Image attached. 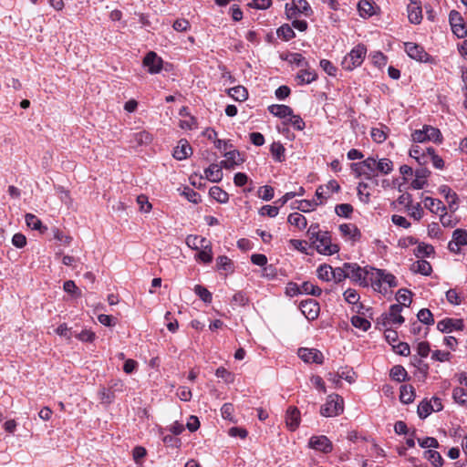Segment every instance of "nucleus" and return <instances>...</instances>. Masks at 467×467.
<instances>
[{
	"mask_svg": "<svg viewBox=\"0 0 467 467\" xmlns=\"http://www.w3.org/2000/svg\"><path fill=\"white\" fill-rule=\"evenodd\" d=\"M350 169L357 177L364 176L369 180L390 173L393 170V162L388 158L377 160L374 157H368L362 161L351 163Z\"/></svg>",
	"mask_w": 467,
	"mask_h": 467,
	"instance_id": "nucleus-1",
	"label": "nucleus"
},
{
	"mask_svg": "<svg viewBox=\"0 0 467 467\" xmlns=\"http://www.w3.org/2000/svg\"><path fill=\"white\" fill-rule=\"evenodd\" d=\"M368 270L370 271L369 282L375 291L386 295L388 293V289L384 285L389 288L398 286V281L394 275L386 272V270L375 267H370Z\"/></svg>",
	"mask_w": 467,
	"mask_h": 467,
	"instance_id": "nucleus-2",
	"label": "nucleus"
},
{
	"mask_svg": "<svg viewBox=\"0 0 467 467\" xmlns=\"http://www.w3.org/2000/svg\"><path fill=\"white\" fill-rule=\"evenodd\" d=\"M370 267L369 265L361 267L358 264L345 263L348 278L364 287L370 284V271L368 270Z\"/></svg>",
	"mask_w": 467,
	"mask_h": 467,
	"instance_id": "nucleus-3",
	"label": "nucleus"
},
{
	"mask_svg": "<svg viewBox=\"0 0 467 467\" xmlns=\"http://www.w3.org/2000/svg\"><path fill=\"white\" fill-rule=\"evenodd\" d=\"M367 54V48L364 45L359 44L352 48V50L343 58L341 66L345 70L352 71L359 67Z\"/></svg>",
	"mask_w": 467,
	"mask_h": 467,
	"instance_id": "nucleus-4",
	"label": "nucleus"
},
{
	"mask_svg": "<svg viewBox=\"0 0 467 467\" xmlns=\"http://www.w3.org/2000/svg\"><path fill=\"white\" fill-rule=\"evenodd\" d=\"M311 244L319 254L331 255L339 251V246L332 244L331 235L328 232H323L317 238L311 242Z\"/></svg>",
	"mask_w": 467,
	"mask_h": 467,
	"instance_id": "nucleus-5",
	"label": "nucleus"
},
{
	"mask_svg": "<svg viewBox=\"0 0 467 467\" xmlns=\"http://www.w3.org/2000/svg\"><path fill=\"white\" fill-rule=\"evenodd\" d=\"M411 138L415 142H441V133L440 130L429 125H424L421 130H414L411 134Z\"/></svg>",
	"mask_w": 467,
	"mask_h": 467,
	"instance_id": "nucleus-6",
	"label": "nucleus"
},
{
	"mask_svg": "<svg viewBox=\"0 0 467 467\" xmlns=\"http://www.w3.org/2000/svg\"><path fill=\"white\" fill-rule=\"evenodd\" d=\"M343 410V399L337 394H333L327 397L320 409V413L324 417H335L342 413Z\"/></svg>",
	"mask_w": 467,
	"mask_h": 467,
	"instance_id": "nucleus-7",
	"label": "nucleus"
},
{
	"mask_svg": "<svg viewBox=\"0 0 467 467\" xmlns=\"http://www.w3.org/2000/svg\"><path fill=\"white\" fill-rule=\"evenodd\" d=\"M402 311V306L399 304H393L389 306L388 314H383L378 319L377 324L387 327L388 325H401L404 322V317L400 315Z\"/></svg>",
	"mask_w": 467,
	"mask_h": 467,
	"instance_id": "nucleus-8",
	"label": "nucleus"
},
{
	"mask_svg": "<svg viewBox=\"0 0 467 467\" xmlns=\"http://www.w3.org/2000/svg\"><path fill=\"white\" fill-rule=\"evenodd\" d=\"M404 49L407 55L416 61L428 63L432 60L431 57L425 51L424 47L416 43H404Z\"/></svg>",
	"mask_w": 467,
	"mask_h": 467,
	"instance_id": "nucleus-9",
	"label": "nucleus"
},
{
	"mask_svg": "<svg viewBox=\"0 0 467 467\" xmlns=\"http://www.w3.org/2000/svg\"><path fill=\"white\" fill-rule=\"evenodd\" d=\"M338 229L342 237L352 244L359 242L361 239V232L354 223H342Z\"/></svg>",
	"mask_w": 467,
	"mask_h": 467,
	"instance_id": "nucleus-10",
	"label": "nucleus"
},
{
	"mask_svg": "<svg viewBox=\"0 0 467 467\" xmlns=\"http://www.w3.org/2000/svg\"><path fill=\"white\" fill-rule=\"evenodd\" d=\"M298 357L306 363L323 364L324 356L321 351L317 348H300L298 349Z\"/></svg>",
	"mask_w": 467,
	"mask_h": 467,
	"instance_id": "nucleus-11",
	"label": "nucleus"
},
{
	"mask_svg": "<svg viewBox=\"0 0 467 467\" xmlns=\"http://www.w3.org/2000/svg\"><path fill=\"white\" fill-rule=\"evenodd\" d=\"M467 244V231L456 229L452 233V238L449 242L448 248L451 252L459 253L462 246Z\"/></svg>",
	"mask_w": 467,
	"mask_h": 467,
	"instance_id": "nucleus-12",
	"label": "nucleus"
},
{
	"mask_svg": "<svg viewBox=\"0 0 467 467\" xmlns=\"http://www.w3.org/2000/svg\"><path fill=\"white\" fill-rule=\"evenodd\" d=\"M299 308L302 314L308 319L314 320L319 314V304L314 299H307L301 301Z\"/></svg>",
	"mask_w": 467,
	"mask_h": 467,
	"instance_id": "nucleus-13",
	"label": "nucleus"
},
{
	"mask_svg": "<svg viewBox=\"0 0 467 467\" xmlns=\"http://www.w3.org/2000/svg\"><path fill=\"white\" fill-rule=\"evenodd\" d=\"M308 445L310 448L324 453H328L333 450L332 442L325 435L312 436L309 439Z\"/></svg>",
	"mask_w": 467,
	"mask_h": 467,
	"instance_id": "nucleus-14",
	"label": "nucleus"
},
{
	"mask_svg": "<svg viewBox=\"0 0 467 467\" xmlns=\"http://www.w3.org/2000/svg\"><path fill=\"white\" fill-rule=\"evenodd\" d=\"M143 66L148 68L150 74H158L162 69V59L155 52L150 51L144 57Z\"/></svg>",
	"mask_w": 467,
	"mask_h": 467,
	"instance_id": "nucleus-15",
	"label": "nucleus"
},
{
	"mask_svg": "<svg viewBox=\"0 0 467 467\" xmlns=\"http://www.w3.org/2000/svg\"><path fill=\"white\" fill-rule=\"evenodd\" d=\"M224 157L225 160L222 161L220 163L226 170H232L244 161L241 153L237 150H232L224 152Z\"/></svg>",
	"mask_w": 467,
	"mask_h": 467,
	"instance_id": "nucleus-16",
	"label": "nucleus"
},
{
	"mask_svg": "<svg viewBox=\"0 0 467 467\" xmlns=\"http://www.w3.org/2000/svg\"><path fill=\"white\" fill-rule=\"evenodd\" d=\"M464 327L462 319L444 318L438 322L437 329L442 333H451L453 330H462Z\"/></svg>",
	"mask_w": 467,
	"mask_h": 467,
	"instance_id": "nucleus-17",
	"label": "nucleus"
},
{
	"mask_svg": "<svg viewBox=\"0 0 467 467\" xmlns=\"http://www.w3.org/2000/svg\"><path fill=\"white\" fill-rule=\"evenodd\" d=\"M285 11L287 16L290 18L296 13L308 15V12L311 11V7L306 0H292L290 7L289 4L285 5Z\"/></svg>",
	"mask_w": 467,
	"mask_h": 467,
	"instance_id": "nucleus-18",
	"label": "nucleus"
},
{
	"mask_svg": "<svg viewBox=\"0 0 467 467\" xmlns=\"http://www.w3.org/2000/svg\"><path fill=\"white\" fill-rule=\"evenodd\" d=\"M317 79V72L309 67H303L296 76V80L298 85H307Z\"/></svg>",
	"mask_w": 467,
	"mask_h": 467,
	"instance_id": "nucleus-19",
	"label": "nucleus"
},
{
	"mask_svg": "<svg viewBox=\"0 0 467 467\" xmlns=\"http://www.w3.org/2000/svg\"><path fill=\"white\" fill-rule=\"evenodd\" d=\"M223 169H224L221 163L211 164L208 168L204 170L205 178L212 182H219L222 181L223 173Z\"/></svg>",
	"mask_w": 467,
	"mask_h": 467,
	"instance_id": "nucleus-20",
	"label": "nucleus"
},
{
	"mask_svg": "<svg viewBox=\"0 0 467 467\" xmlns=\"http://www.w3.org/2000/svg\"><path fill=\"white\" fill-rule=\"evenodd\" d=\"M285 423L291 431H295L300 424V411L296 407L288 408Z\"/></svg>",
	"mask_w": 467,
	"mask_h": 467,
	"instance_id": "nucleus-21",
	"label": "nucleus"
},
{
	"mask_svg": "<svg viewBox=\"0 0 467 467\" xmlns=\"http://www.w3.org/2000/svg\"><path fill=\"white\" fill-rule=\"evenodd\" d=\"M268 111L279 119H286L292 115L293 109L284 104H273L268 107Z\"/></svg>",
	"mask_w": 467,
	"mask_h": 467,
	"instance_id": "nucleus-22",
	"label": "nucleus"
},
{
	"mask_svg": "<svg viewBox=\"0 0 467 467\" xmlns=\"http://www.w3.org/2000/svg\"><path fill=\"white\" fill-rule=\"evenodd\" d=\"M192 153V147L187 140H181L173 150V157L179 161L185 160Z\"/></svg>",
	"mask_w": 467,
	"mask_h": 467,
	"instance_id": "nucleus-23",
	"label": "nucleus"
},
{
	"mask_svg": "<svg viewBox=\"0 0 467 467\" xmlns=\"http://www.w3.org/2000/svg\"><path fill=\"white\" fill-rule=\"evenodd\" d=\"M423 203L425 208H427L433 213H439L440 212L443 213L446 211V206L442 203L441 200L438 199L425 197L423 200Z\"/></svg>",
	"mask_w": 467,
	"mask_h": 467,
	"instance_id": "nucleus-24",
	"label": "nucleus"
},
{
	"mask_svg": "<svg viewBox=\"0 0 467 467\" xmlns=\"http://www.w3.org/2000/svg\"><path fill=\"white\" fill-rule=\"evenodd\" d=\"M411 271L422 275H430L432 271L431 264L426 260H418L411 265Z\"/></svg>",
	"mask_w": 467,
	"mask_h": 467,
	"instance_id": "nucleus-25",
	"label": "nucleus"
},
{
	"mask_svg": "<svg viewBox=\"0 0 467 467\" xmlns=\"http://www.w3.org/2000/svg\"><path fill=\"white\" fill-rule=\"evenodd\" d=\"M270 152L274 160L277 162H283L285 160V149L279 141H275L271 144Z\"/></svg>",
	"mask_w": 467,
	"mask_h": 467,
	"instance_id": "nucleus-26",
	"label": "nucleus"
},
{
	"mask_svg": "<svg viewBox=\"0 0 467 467\" xmlns=\"http://www.w3.org/2000/svg\"><path fill=\"white\" fill-rule=\"evenodd\" d=\"M415 399L414 388L410 385L400 387V400L404 404L411 403Z\"/></svg>",
	"mask_w": 467,
	"mask_h": 467,
	"instance_id": "nucleus-27",
	"label": "nucleus"
},
{
	"mask_svg": "<svg viewBox=\"0 0 467 467\" xmlns=\"http://www.w3.org/2000/svg\"><path fill=\"white\" fill-rule=\"evenodd\" d=\"M344 299L351 305H356L358 308V312H360V309L363 308V305L359 303V295L358 293L352 288L347 289L343 294Z\"/></svg>",
	"mask_w": 467,
	"mask_h": 467,
	"instance_id": "nucleus-28",
	"label": "nucleus"
},
{
	"mask_svg": "<svg viewBox=\"0 0 467 467\" xmlns=\"http://www.w3.org/2000/svg\"><path fill=\"white\" fill-rule=\"evenodd\" d=\"M209 195L220 203H226L229 201V194L218 186L211 187Z\"/></svg>",
	"mask_w": 467,
	"mask_h": 467,
	"instance_id": "nucleus-29",
	"label": "nucleus"
},
{
	"mask_svg": "<svg viewBox=\"0 0 467 467\" xmlns=\"http://www.w3.org/2000/svg\"><path fill=\"white\" fill-rule=\"evenodd\" d=\"M228 94L234 100H237V101H244L248 98L247 89L243 86H236V87L229 88Z\"/></svg>",
	"mask_w": 467,
	"mask_h": 467,
	"instance_id": "nucleus-30",
	"label": "nucleus"
},
{
	"mask_svg": "<svg viewBox=\"0 0 467 467\" xmlns=\"http://www.w3.org/2000/svg\"><path fill=\"white\" fill-rule=\"evenodd\" d=\"M358 12L362 17H370L375 14V7L372 3L362 0L358 5Z\"/></svg>",
	"mask_w": 467,
	"mask_h": 467,
	"instance_id": "nucleus-31",
	"label": "nucleus"
},
{
	"mask_svg": "<svg viewBox=\"0 0 467 467\" xmlns=\"http://www.w3.org/2000/svg\"><path fill=\"white\" fill-rule=\"evenodd\" d=\"M452 399L457 404L467 406V389L461 387L454 388L452 390Z\"/></svg>",
	"mask_w": 467,
	"mask_h": 467,
	"instance_id": "nucleus-32",
	"label": "nucleus"
},
{
	"mask_svg": "<svg viewBox=\"0 0 467 467\" xmlns=\"http://www.w3.org/2000/svg\"><path fill=\"white\" fill-rule=\"evenodd\" d=\"M288 223L298 229H305L307 225L306 218L298 213H293L288 216Z\"/></svg>",
	"mask_w": 467,
	"mask_h": 467,
	"instance_id": "nucleus-33",
	"label": "nucleus"
},
{
	"mask_svg": "<svg viewBox=\"0 0 467 467\" xmlns=\"http://www.w3.org/2000/svg\"><path fill=\"white\" fill-rule=\"evenodd\" d=\"M276 35L279 38L285 41H289L296 36L293 28L288 24H284L277 28Z\"/></svg>",
	"mask_w": 467,
	"mask_h": 467,
	"instance_id": "nucleus-34",
	"label": "nucleus"
},
{
	"mask_svg": "<svg viewBox=\"0 0 467 467\" xmlns=\"http://www.w3.org/2000/svg\"><path fill=\"white\" fill-rule=\"evenodd\" d=\"M408 18L412 24H420L422 19L421 8L418 5L408 6Z\"/></svg>",
	"mask_w": 467,
	"mask_h": 467,
	"instance_id": "nucleus-35",
	"label": "nucleus"
},
{
	"mask_svg": "<svg viewBox=\"0 0 467 467\" xmlns=\"http://www.w3.org/2000/svg\"><path fill=\"white\" fill-rule=\"evenodd\" d=\"M285 59L297 67H309L308 61L300 53H290Z\"/></svg>",
	"mask_w": 467,
	"mask_h": 467,
	"instance_id": "nucleus-36",
	"label": "nucleus"
},
{
	"mask_svg": "<svg viewBox=\"0 0 467 467\" xmlns=\"http://www.w3.org/2000/svg\"><path fill=\"white\" fill-rule=\"evenodd\" d=\"M389 376L393 380L402 382L406 380L408 373L402 366L396 365L390 369Z\"/></svg>",
	"mask_w": 467,
	"mask_h": 467,
	"instance_id": "nucleus-37",
	"label": "nucleus"
},
{
	"mask_svg": "<svg viewBox=\"0 0 467 467\" xmlns=\"http://www.w3.org/2000/svg\"><path fill=\"white\" fill-rule=\"evenodd\" d=\"M296 202L298 204L296 208L303 213L314 211L319 204H321V202H318L316 200H301L296 201Z\"/></svg>",
	"mask_w": 467,
	"mask_h": 467,
	"instance_id": "nucleus-38",
	"label": "nucleus"
},
{
	"mask_svg": "<svg viewBox=\"0 0 467 467\" xmlns=\"http://www.w3.org/2000/svg\"><path fill=\"white\" fill-rule=\"evenodd\" d=\"M414 254L418 258L429 257L434 254V248L431 244L421 243L416 247Z\"/></svg>",
	"mask_w": 467,
	"mask_h": 467,
	"instance_id": "nucleus-39",
	"label": "nucleus"
},
{
	"mask_svg": "<svg viewBox=\"0 0 467 467\" xmlns=\"http://www.w3.org/2000/svg\"><path fill=\"white\" fill-rule=\"evenodd\" d=\"M301 293H305L306 295H312L315 296H319L322 293V290L317 285H315L313 283L309 281H306L302 284L301 287Z\"/></svg>",
	"mask_w": 467,
	"mask_h": 467,
	"instance_id": "nucleus-40",
	"label": "nucleus"
},
{
	"mask_svg": "<svg viewBox=\"0 0 467 467\" xmlns=\"http://www.w3.org/2000/svg\"><path fill=\"white\" fill-rule=\"evenodd\" d=\"M284 124H291L296 130H303L306 127V123L303 119L299 115L294 114V111L292 112V115L284 121Z\"/></svg>",
	"mask_w": 467,
	"mask_h": 467,
	"instance_id": "nucleus-41",
	"label": "nucleus"
},
{
	"mask_svg": "<svg viewBox=\"0 0 467 467\" xmlns=\"http://www.w3.org/2000/svg\"><path fill=\"white\" fill-rule=\"evenodd\" d=\"M207 243V240L203 237L198 235H189L186 238V244L189 247L192 249H199L200 247H203Z\"/></svg>",
	"mask_w": 467,
	"mask_h": 467,
	"instance_id": "nucleus-42",
	"label": "nucleus"
},
{
	"mask_svg": "<svg viewBox=\"0 0 467 467\" xmlns=\"http://www.w3.org/2000/svg\"><path fill=\"white\" fill-rule=\"evenodd\" d=\"M425 457L431 462L434 467H441L443 464V459L440 452L428 450L425 451Z\"/></svg>",
	"mask_w": 467,
	"mask_h": 467,
	"instance_id": "nucleus-43",
	"label": "nucleus"
},
{
	"mask_svg": "<svg viewBox=\"0 0 467 467\" xmlns=\"http://www.w3.org/2000/svg\"><path fill=\"white\" fill-rule=\"evenodd\" d=\"M351 324L353 327L361 329L362 331H368L370 328V322L360 316H353L351 317Z\"/></svg>",
	"mask_w": 467,
	"mask_h": 467,
	"instance_id": "nucleus-44",
	"label": "nucleus"
},
{
	"mask_svg": "<svg viewBox=\"0 0 467 467\" xmlns=\"http://www.w3.org/2000/svg\"><path fill=\"white\" fill-rule=\"evenodd\" d=\"M418 415L420 419H426L431 412H433V408H431V401L422 400L418 406Z\"/></svg>",
	"mask_w": 467,
	"mask_h": 467,
	"instance_id": "nucleus-45",
	"label": "nucleus"
},
{
	"mask_svg": "<svg viewBox=\"0 0 467 467\" xmlns=\"http://www.w3.org/2000/svg\"><path fill=\"white\" fill-rule=\"evenodd\" d=\"M417 317L420 323L427 326L434 324V318L432 313L428 308H422L419 311Z\"/></svg>",
	"mask_w": 467,
	"mask_h": 467,
	"instance_id": "nucleus-46",
	"label": "nucleus"
},
{
	"mask_svg": "<svg viewBox=\"0 0 467 467\" xmlns=\"http://www.w3.org/2000/svg\"><path fill=\"white\" fill-rule=\"evenodd\" d=\"M335 213L340 217L348 218L353 213V206L349 203L337 204L335 207Z\"/></svg>",
	"mask_w": 467,
	"mask_h": 467,
	"instance_id": "nucleus-47",
	"label": "nucleus"
},
{
	"mask_svg": "<svg viewBox=\"0 0 467 467\" xmlns=\"http://www.w3.org/2000/svg\"><path fill=\"white\" fill-rule=\"evenodd\" d=\"M397 300L399 305L403 306H410L411 303V292L407 289H400L397 293Z\"/></svg>",
	"mask_w": 467,
	"mask_h": 467,
	"instance_id": "nucleus-48",
	"label": "nucleus"
},
{
	"mask_svg": "<svg viewBox=\"0 0 467 467\" xmlns=\"http://www.w3.org/2000/svg\"><path fill=\"white\" fill-rule=\"evenodd\" d=\"M194 293L204 302L211 303L213 299L212 293L208 291L204 286L196 285L194 286Z\"/></svg>",
	"mask_w": 467,
	"mask_h": 467,
	"instance_id": "nucleus-49",
	"label": "nucleus"
},
{
	"mask_svg": "<svg viewBox=\"0 0 467 467\" xmlns=\"http://www.w3.org/2000/svg\"><path fill=\"white\" fill-rule=\"evenodd\" d=\"M370 136L372 140L377 143L384 142L388 137L387 132L383 130V128H372Z\"/></svg>",
	"mask_w": 467,
	"mask_h": 467,
	"instance_id": "nucleus-50",
	"label": "nucleus"
},
{
	"mask_svg": "<svg viewBox=\"0 0 467 467\" xmlns=\"http://www.w3.org/2000/svg\"><path fill=\"white\" fill-rule=\"evenodd\" d=\"M317 277L323 281H329L332 278L331 266L327 265H319L317 270Z\"/></svg>",
	"mask_w": 467,
	"mask_h": 467,
	"instance_id": "nucleus-51",
	"label": "nucleus"
},
{
	"mask_svg": "<svg viewBox=\"0 0 467 467\" xmlns=\"http://www.w3.org/2000/svg\"><path fill=\"white\" fill-rule=\"evenodd\" d=\"M26 225L33 230H41L42 228V222L35 214L26 213Z\"/></svg>",
	"mask_w": 467,
	"mask_h": 467,
	"instance_id": "nucleus-52",
	"label": "nucleus"
},
{
	"mask_svg": "<svg viewBox=\"0 0 467 467\" xmlns=\"http://www.w3.org/2000/svg\"><path fill=\"white\" fill-rule=\"evenodd\" d=\"M441 223L443 227L453 228L456 226L458 221L452 216V214H449L448 213L443 212L440 217Z\"/></svg>",
	"mask_w": 467,
	"mask_h": 467,
	"instance_id": "nucleus-53",
	"label": "nucleus"
},
{
	"mask_svg": "<svg viewBox=\"0 0 467 467\" xmlns=\"http://www.w3.org/2000/svg\"><path fill=\"white\" fill-rule=\"evenodd\" d=\"M234 408L233 404H231V403H224L221 408L222 417L224 420H228L232 422L235 421L234 418Z\"/></svg>",
	"mask_w": 467,
	"mask_h": 467,
	"instance_id": "nucleus-54",
	"label": "nucleus"
},
{
	"mask_svg": "<svg viewBox=\"0 0 467 467\" xmlns=\"http://www.w3.org/2000/svg\"><path fill=\"white\" fill-rule=\"evenodd\" d=\"M331 274H332V278L337 283H339V282L345 280L346 278H348L347 271L345 270V264L343 265L342 267H336V268L331 267Z\"/></svg>",
	"mask_w": 467,
	"mask_h": 467,
	"instance_id": "nucleus-55",
	"label": "nucleus"
},
{
	"mask_svg": "<svg viewBox=\"0 0 467 467\" xmlns=\"http://www.w3.org/2000/svg\"><path fill=\"white\" fill-rule=\"evenodd\" d=\"M215 376L217 378L223 379L226 383H232L234 379V375L223 367H219L216 369Z\"/></svg>",
	"mask_w": 467,
	"mask_h": 467,
	"instance_id": "nucleus-56",
	"label": "nucleus"
},
{
	"mask_svg": "<svg viewBox=\"0 0 467 467\" xmlns=\"http://www.w3.org/2000/svg\"><path fill=\"white\" fill-rule=\"evenodd\" d=\"M407 210L409 211V214L416 221H420L423 216V210L420 203L415 205L410 204L407 206Z\"/></svg>",
	"mask_w": 467,
	"mask_h": 467,
	"instance_id": "nucleus-57",
	"label": "nucleus"
},
{
	"mask_svg": "<svg viewBox=\"0 0 467 467\" xmlns=\"http://www.w3.org/2000/svg\"><path fill=\"white\" fill-rule=\"evenodd\" d=\"M203 249L197 254V258L203 263H210L213 260L212 248L208 244H204Z\"/></svg>",
	"mask_w": 467,
	"mask_h": 467,
	"instance_id": "nucleus-58",
	"label": "nucleus"
},
{
	"mask_svg": "<svg viewBox=\"0 0 467 467\" xmlns=\"http://www.w3.org/2000/svg\"><path fill=\"white\" fill-rule=\"evenodd\" d=\"M247 5L250 8L266 10L272 5V0H252Z\"/></svg>",
	"mask_w": 467,
	"mask_h": 467,
	"instance_id": "nucleus-59",
	"label": "nucleus"
},
{
	"mask_svg": "<svg viewBox=\"0 0 467 467\" xmlns=\"http://www.w3.org/2000/svg\"><path fill=\"white\" fill-rule=\"evenodd\" d=\"M56 333L57 335H59L60 337H63L67 339H71L72 337H75V334L74 332L72 331V328L70 327H67V324L63 323V324H60L57 329H56Z\"/></svg>",
	"mask_w": 467,
	"mask_h": 467,
	"instance_id": "nucleus-60",
	"label": "nucleus"
},
{
	"mask_svg": "<svg viewBox=\"0 0 467 467\" xmlns=\"http://www.w3.org/2000/svg\"><path fill=\"white\" fill-rule=\"evenodd\" d=\"M63 289L66 293L74 296H80V290L76 285L75 282L72 280H67L63 285Z\"/></svg>",
	"mask_w": 467,
	"mask_h": 467,
	"instance_id": "nucleus-61",
	"label": "nucleus"
},
{
	"mask_svg": "<svg viewBox=\"0 0 467 467\" xmlns=\"http://www.w3.org/2000/svg\"><path fill=\"white\" fill-rule=\"evenodd\" d=\"M321 68L329 76H336L337 67L327 59H321L319 62Z\"/></svg>",
	"mask_w": 467,
	"mask_h": 467,
	"instance_id": "nucleus-62",
	"label": "nucleus"
},
{
	"mask_svg": "<svg viewBox=\"0 0 467 467\" xmlns=\"http://www.w3.org/2000/svg\"><path fill=\"white\" fill-rule=\"evenodd\" d=\"M446 299L450 304L453 306H459L462 303V299L460 298V296L455 289H449L446 292Z\"/></svg>",
	"mask_w": 467,
	"mask_h": 467,
	"instance_id": "nucleus-63",
	"label": "nucleus"
},
{
	"mask_svg": "<svg viewBox=\"0 0 467 467\" xmlns=\"http://www.w3.org/2000/svg\"><path fill=\"white\" fill-rule=\"evenodd\" d=\"M451 31L458 38H464L467 36V28L464 23L452 24Z\"/></svg>",
	"mask_w": 467,
	"mask_h": 467,
	"instance_id": "nucleus-64",
	"label": "nucleus"
}]
</instances>
